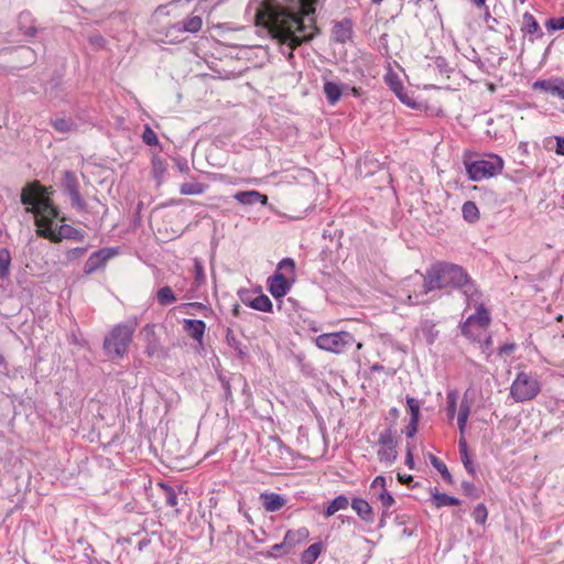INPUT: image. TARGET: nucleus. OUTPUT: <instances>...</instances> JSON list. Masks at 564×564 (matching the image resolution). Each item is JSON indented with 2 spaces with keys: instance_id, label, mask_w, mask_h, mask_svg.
Listing matches in <instances>:
<instances>
[{
  "instance_id": "1",
  "label": "nucleus",
  "mask_w": 564,
  "mask_h": 564,
  "mask_svg": "<svg viewBox=\"0 0 564 564\" xmlns=\"http://www.w3.org/2000/svg\"><path fill=\"white\" fill-rule=\"evenodd\" d=\"M299 3L300 8L295 10L274 0H263L254 14L256 25L267 29L281 46H286L288 53L283 48L282 53L288 61L294 57L297 47L321 33L316 25L315 0H299Z\"/></svg>"
},
{
  "instance_id": "2",
  "label": "nucleus",
  "mask_w": 564,
  "mask_h": 564,
  "mask_svg": "<svg viewBox=\"0 0 564 564\" xmlns=\"http://www.w3.org/2000/svg\"><path fill=\"white\" fill-rule=\"evenodd\" d=\"M435 290L452 294L457 291L465 297L467 306L477 303L482 293L469 273L462 265L436 261L432 263L423 274V294H429Z\"/></svg>"
},
{
  "instance_id": "3",
  "label": "nucleus",
  "mask_w": 564,
  "mask_h": 564,
  "mask_svg": "<svg viewBox=\"0 0 564 564\" xmlns=\"http://www.w3.org/2000/svg\"><path fill=\"white\" fill-rule=\"evenodd\" d=\"M21 204L25 206V212L35 216L37 229H53L54 219L65 221L66 217L61 215L59 208L54 205L53 199L47 194V188L39 181L26 183L21 191Z\"/></svg>"
},
{
  "instance_id": "4",
  "label": "nucleus",
  "mask_w": 564,
  "mask_h": 564,
  "mask_svg": "<svg viewBox=\"0 0 564 564\" xmlns=\"http://www.w3.org/2000/svg\"><path fill=\"white\" fill-rule=\"evenodd\" d=\"M138 323V317L132 316L126 323L115 325L109 335L105 337L102 348L110 359H121L127 355Z\"/></svg>"
},
{
  "instance_id": "5",
  "label": "nucleus",
  "mask_w": 564,
  "mask_h": 564,
  "mask_svg": "<svg viewBox=\"0 0 564 564\" xmlns=\"http://www.w3.org/2000/svg\"><path fill=\"white\" fill-rule=\"evenodd\" d=\"M468 177L474 182L494 177L501 173L503 161L499 155L491 154L488 159L465 162Z\"/></svg>"
},
{
  "instance_id": "6",
  "label": "nucleus",
  "mask_w": 564,
  "mask_h": 564,
  "mask_svg": "<svg viewBox=\"0 0 564 564\" xmlns=\"http://www.w3.org/2000/svg\"><path fill=\"white\" fill-rule=\"evenodd\" d=\"M541 391L539 380L524 371L518 372L510 388V395L516 402L533 400Z\"/></svg>"
},
{
  "instance_id": "7",
  "label": "nucleus",
  "mask_w": 564,
  "mask_h": 564,
  "mask_svg": "<svg viewBox=\"0 0 564 564\" xmlns=\"http://www.w3.org/2000/svg\"><path fill=\"white\" fill-rule=\"evenodd\" d=\"M285 269H288L290 273L294 274L295 262L293 259H282L278 264L276 271L267 280L268 290L270 294L276 300L285 296L292 288L293 281L288 280L286 276L281 273V270Z\"/></svg>"
},
{
  "instance_id": "8",
  "label": "nucleus",
  "mask_w": 564,
  "mask_h": 564,
  "mask_svg": "<svg viewBox=\"0 0 564 564\" xmlns=\"http://www.w3.org/2000/svg\"><path fill=\"white\" fill-rule=\"evenodd\" d=\"M355 337L348 332L322 334L316 337V346L323 350L343 354L355 345Z\"/></svg>"
},
{
  "instance_id": "9",
  "label": "nucleus",
  "mask_w": 564,
  "mask_h": 564,
  "mask_svg": "<svg viewBox=\"0 0 564 564\" xmlns=\"http://www.w3.org/2000/svg\"><path fill=\"white\" fill-rule=\"evenodd\" d=\"M36 235L54 243H58L63 239L83 241L85 238L84 231L67 224L61 225L56 231L50 228L36 229Z\"/></svg>"
},
{
  "instance_id": "10",
  "label": "nucleus",
  "mask_w": 564,
  "mask_h": 564,
  "mask_svg": "<svg viewBox=\"0 0 564 564\" xmlns=\"http://www.w3.org/2000/svg\"><path fill=\"white\" fill-rule=\"evenodd\" d=\"M144 341V352L148 357L166 358L167 351L163 348L155 333L154 324H147L140 332Z\"/></svg>"
},
{
  "instance_id": "11",
  "label": "nucleus",
  "mask_w": 564,
  "mask_h": 564,
  "mask_svg": "<svg viewBox=\"0 0 564 564\" xmlns=\"http://www.w3.org/2000/svg\"><path fill=\"white\" fill-rule=\"evenodd\" d=\"M62 187L64 192L69 196L72 206L78 210H84L86 203L79 193V183L74 172L65 171L62 178Z\"/></svg>"
},
{
  "instance_id": "12",
  "label": "nucleus",
  "mask_w": 564,
  "mask_h": 564,
  "mask_svg": "<svg viewBox=\"0 0 564 564\" xmlns=\"http://www.w3.org/2000/svg\"><path fill=\"white\" fill-rule=\"evenodd\" d=\"M118 254L116 248H101L93 252L84 264V273L93 274L104 268L109 259Z\"/></svg>"
},
{
  "instance_id": "13",
  "label": "nucleus",
  "mask_w": 564,
  "mask_h": 564,
  "mask_svg": "<svg viewBox=\"0 0 564 564\" xmlns=\"http://www.w3.org/2000/svg\"><path fill=\"white\" fill-rule=\"evenodd\" d=\"M203 25V20L199 15H191L185 20L171 25L166 31V36L171 37V41L178 39L180 33H197Z\"/></svg>"
},
{
  "instance_id": "14",
  "label": "nucleus",
  "mask_w": 564,
  "mask_h": 564,
  "mask_svg": "<svg viewBox=\"0 0 564 564\" xmlns=\"http://www.w3.org/2000/svg\"><path fill=\"white\" fill-rule=\"evenodd\" d=\"M218 380L224 390V399L227 403H234V397L231 391V386H242V391L246 392L248 389L247 379L241 373H230L229 376L224 375L223 372L218 373Z\"/></svg>"
},
{
  "instance_id": "15",
  "label": "nucleus",
  "mask_w": 564,
  "mask_h": 564,
  "mask_svg": "<svg viewBox=\"0 0 564 564\" xmlns=\"http://www.w3.org/2000/svg\"><path fill=\"white\" fill-rule=\"evenodd\" d=\"M354 35V22L350 18H344L340 21H334L332 29V39L336 43L344 44L350 41Z\"/></svg>"
},
{
  "instance_id": "16",
  "label": "nucleus",
  "mask_w": 564,
  "mask_h": 564,
  "mask_svg": "<svg viewBox=\"0 0 564 564\" xmlns=\"http://www.w3.org/2000/svg\"><path fill=\"white\" fill-rule=\"evenodd\" d=\"M182 324L184 332L199 345H203L206 323L202 319L184 318Z\"/></svg>"
},
{
  "instance_id": "17",
  "label": "nucleus",
  "mask_w": 564,
  "mask_h": 564,
  "mask_svg": "<svg viewBox=\"0 0 564 564\" xmlns=\"http://www.w3.org/2000/svg\"><path fill=\"white\" fill-rule=\"evenodd\" d=\"M18 30L28 37H34L39 29L36 26V20L29 11H22L18 15Z\"/></svg>"
},
{
  "instance_id": "18",
  "label": "nucleus",
  "mask_w": 564,
  "mask_h": 564,
  "mask_svg": "<svg viewBox=\"0 0 564 564\" xmlns=\"http://www.w3.org/2000/svg\"><path fill=\"white\" fill-rule=\"evenodd\" d=\"M351 508L356 511L358 517L366 523L375 522L373 509L367 500L359 497H355L351 500Z\"/></svg>"
},
{
  "instance_id": "19",
  "label": "nucleus",
  "mask_w": 564,
  "mask_h": 564,
  "mask_svg": "<svg viewBox=\"0 0 564 564\" xmlns=\"http://www.w3.org/2000/svg\"><path fill=\"white\" fill-rule=\"evenodd\" d=\"M234 197L242 205H267L268 203V196L254 189L238 192Z\"/></svg>"
},
{
  "instance_id": "20",
  "label": "nucleus",
  "mask_w": 564,
  "mask_h": 564,
  "mask_svg": "<svg viewBox=\"0 0 564 564\" xmlns=\"http://www.w3.org/2000/svg\"><path fill=\"white\" fill-rule=\"evenodd\" d=\"M476 307V313L467 317V324L477 323L480 328H486L490 324V314L481 299L477 303H471Z\"/></svg>"
},
{
  "instance_id": "21",
  "label": "nucleus",
  "mask_w": 564,
  "mask_h": 564,
  "mask_svg": "<svg viewBox=\"0 0 564 564\" xmlns=\"http://www.w3.org/2000/svg\"><path fill=\"white\" fill-rule=\"evenodd\" d=\"M260 500L262 501V506L268 512H275L283 508L286 503V499L275 492L261 494Z\"/></svg>"
},
{
  "instance_id": "22",
  "label": "nucleus",
  "mask_w": 564,
  "mask_h": 564,
  "mask_svg": "<svg viewBox=\"0 0 564 564\" xmlns=\"http://www.w3.org/2000/svg\"><path fill=\"white\" fill-rule=\"evenodd\" d=\"M387 83H388L389 87L391 88V90L401 100V102H403L412 108H415V102L412 101V99L404 91L403 84L397 75L393 74L391 76H387Z\"/></svg>"
},
{
  "instance_id": "23",
  "label": "nucleus",
  "mask_w": 564,
  "mask_h": 564,
  "mask_svg": "<svg viewBox=\"0 0 564 564\" xmlns=\"http://www.w3.org/2000/svg\"><path fill=\"white\" fill-rule=\"evenodd\" d=\"M225 338L227 345L236 351L240 360H246L249 357L248 348L241 344L230 327H227Z\"/></svg>"
},
{
  "instance_id": "24",
  "label": "nucleus",
  "mask_w": 564,
  "mask_h": 564,
  "mask_svg": "<svg viewBox=\"0 0 564 564\" xmlns=\"http://www.w3.org/2000/svg\"><path fill=\"white\" fill-rule=\"evenodd\" d=\"M242 302L249 307L260 312L271 313L273 311V304L265 294H260L252 300L242 299Z\"/></svg>"
},
{
  "instance_id": "25",
  "label": "nucleus",
  "mask_w": 564,
  "mask_h": 564,
  "mask_svg": "<svg viewBox=\"0 0 564 564\" xmlns=\"http://www.w3.org/2000/svg\"><path fill=\"white\" fill-rule=\"evenodd\" d=\"M521 32H523L524 34L535 35L536 37H542L544 35L538 21L530 12H525L523 14Z\"/></svg>"
},
{
  "instance_id": "26",
  "label": "nucleus",
  "mask_w": 564,
  "mask_h": 564,
  "mask_svg": "<svg viewBox=\"0 0 564 564\" xmlns=\"http://www.w3.org/2000/svg\"><path fill=\"white\" fill-rule=\"evenodd\" d=\"M323 91L329 105H335L339 101L344 87L335 82H325Z\"/></svg>"
},
{
  "instance_id": "27",
  "label": "nucleus",
  "mask_w": 564,
  "mask_h": 564,
  "mask_svg": "<svg viewBox=\"0 0 564 564\" xmlns=\"http://www.w3.org/2000/svg\"><path fill=\"white\" fill-rule=\"evenodd\" d=\"M349 506V500L345 495H338L335 497L327 508L324 511V517L329 518L334 516L337 511L347 509Z\"/></svg>"
},
{
  "instance_id": "28",
  "label": "nucleus",
  "mask_w": 564,
  "mask_h": 564,
  "mask_svg": "<svg viewBox=\"0 0 564 564\" xmlns=\"http://www.w3.org/2000/svg\"><path fill=\"white\" fill-rule=\"evenodd\" d=\"M432 502L436 508L445 506H458L460 500L444 492H440L436 488L432 492Z\"/></svg>"
},
{
  "instance_id": "29",
  "label": "nucleus",
  "mask_w": 564,
  "mask_h": 564,
  "mask_svg": "<svg viewBox=\"0 0 564 564\" xmlns=\"http://www.w3.org/2000/svg\"><path fill=\"white\" fill-rule=\"evenodd\" d=\"M323 550V543L317 542L310 545L306 550H304L301 554V564H314V562L319 556Z\"/></svg>"
},
{
  "instance_id": "30",
  "label": "nucleus",
  "mask_w": 564,
  "mask_h": 564,
  "mask_svg": "<svg viewBox=\"0 0 564 564\" xmlns=\"http://www.w3.org/2000/svg\"><path fill=\"white\" fill-rule=\"evenodd\" d=\"M51 126L61 133H68L77 130V124L72 118L58 117L52 119Z\"/></svg>"
},
{
  "instance_id": "31",
  "label": "nucleus",
  "mask_w": 564,
  "mask_h": 564,
  "mask_svg": "<svg viewBox=\"0 0 564 564\" xmlns=\"http://www.w3.org/2000/svg\"><path fill=\"white\" fill-rule=\"evenodd\" d=\"M308 534L310 532L306 528H300L297 530H289L285 533L284 539L286 543H289V545L293 547L296 544H300L301 542L305 541L308 538Z\"/></svg>"
},
{
  "instance_id": "32",
  "label": "nucleus",
  "mask_w": 564,
  "mask_h": 564,
  "mask_svg": "<svg viewBox=\"0 0 564 564\" xmlns=\"http://www.w3.org/2000/svg\"><path fill=\"white\" fill-rule=\"evenodd\" d=\"M430 462L432 466L441 474L442 478L449 485L454 484L452 474L449 473L445 463L438 459L435 455H430Z\"/></svg>"
},
{
  "instance_id": "33",
  "label": "nucleus",
  "mask_w": 564,
  "mask_h": 564,
  "mask_svg": "<svg viewBox=\"0 0 564 564\" xmlns=\"http://www.w3.org/2000/svg\"><path fill=\"white\" fill-rule=\"evenodd\" d=\"M462 213L464 219L470 224H474L479 219V209L471 200H467L463 204Z\"/></svg>"
},
{
  "instance_id": "34",
  "label": "nucleus",
  "mask_w": 564,
  "mask_h": 564,
  "mask_svg": "<svg viewBox=\"0 0 564 564\" xmlns=\"http://www.w3.org/2000/svg\"><path fill=\"white\" fill-rule=\"evenodd\" d=\"M153 177L160 184L166 173V163L159 155H154L151 160Z\"/></svg>"
},
{
  "instance_id": "35",
  "label": "nucleus",
  "mask_w": 564,
  "mask_h": 564,
  "mask_svg": "<svg viewBox=\"0 0 564 564\" xmlns=\"http://www.w3.org/2000/svg\"><path fill=\"white\" fill-rule=\"evenodd\" d=\"M11 254L7 248L0 249V280H6L10 273Z\"/></svg>"
},
{
  "instance_id": "36",
  "label": "nucleus",
  "mask_w": 564,
  "mask_h": 564,
  "mask_svg": "<svg viewBox=\"0 0 564 564\" xmlns=\"http://www.w3.org/2000/svg\"><path fill=\"white\" fill-rule=\"evenodd\" d=\"M469 414H470V404L468 401L463 400L460 402L459 412H458V416H457V424H458L460 435H463L465 433L466 423H467Z\"/></svg>"
},
{
  "instance_id": "37",
  "label": "nucleus",
  "mask_w": 564,
  "mask_h": 564,
  "mask_svg": "<svg viewBox=\"0 0 564 564\" xmlns=\"http://www.w3.org/2000/svg\"><path fill=\"white\" fill-rule=\"evenodd\" d=\"M156 300L160 305L167 306L173 304L176 301V296L173 290L170 286H163L159 289L156 293Z\"/></svg>"
},
{
  "instance_id": "38",
  "label": "nucleus",
  "mask_w": 564,
  "mask_h": 564,
  "mask_svg": "<svg viewBox=\"0 0 564 564\" xmlns=\"http://www.w3.org/2000/svg\"><path fill=\"white\" fill-rule=\"evenodd\" d=\"M292 547L286 543L285 539L281 543L274 544L269 551L262 553L265 557H280L291 552Z\"/></svg>"
},
{
  "instance_id": "39",
  "label": "nucleus",
  "mask_w": 564,
  "mask_h": 564,
  "mask_svg": "<svg viewBox=\"0 0 564 564\" xmlns=\"http://www.w3.org/2000/svg\"><path fill=\"white\" fill-rule=\"evenodd\" d=\"M207 188L206 184L193 182V183H184L180 187V193L182 195H199L203 194Z\"/></svg>"
},
{
  "instance_id": "40",
  "label": "nucleus",
  "mask_w": 564,
  "mask_h": 564,
  "mask_svg": "<svg viewBox=\"0 0 564 564\" xmlns=\"http://www.w3.org/2000/svg\"><path fill=\"white\" fill-rule=\"evenodd\" d=\"M405 402H406V408H408V411L410 414V420L420 422V417H421L420 401L413 397L406 395Z\"/></svg>"
},
{
  "instance_id": "41",
  "label": "nucleus",
  "mask_w": 564,
  "mask_h": 564,
  "mask_svg": "<svg viewBox=\"0 0 564 564\" xmlns=\"http://www.w3.org/2000/svg\"><path fill=\"white\" fill-rule=\"evenodd\" d=\"M422 332L425 336L426 343L430 345H432L438 336V330L435 328V324L429 319L422 323Z\"/></svg>"
},
{
  "instance_id": "42",
  "label": "nucleus",
  "mask_w": 564,
  "mask_h": 564,
  "mask_svg": "<svg viewBox=\"0 0 564 564\" xmlns=\"http://www.w3.org/2000/svg\"><path fill=\"white\" fill-rule=\"evenodd\" d=\"M395 429L392 426H389L383 432L380 433L378 438V444L382 446H391V445H398V441L394 437Z\"/></svg>"
},
{
  "instance_id": "43",
  "label": "nucleus",
  "mask_w": 564,
  "mask_h": 564,
  "mask_svg": "<svg viewBox=\"0 0 564 564\" xmlns=\"http://www.w3.org/2000/svg\"><path fill=\"white\" fill-rule=\"evenodd\" d=\"M398 445H391V446H383V448L378 451V457L380 462H394L398 458Z\"/></svg>"
},
{
  "instance_id": "44",
  "label": "nucleus",
  "mask_w": 564,
  "mask_h": 564,
  "mask_svg": "<svg viewBox=\"0 0 564 564\" xmlns=\"http://www.w3.org/2000/svg\"><path fill=\"white\" fill-rule=\"evenodd\" d=\"M160 486L165 500V505L169 507H175L177 505V495L174 488L165 484H160Z\"/></svg>"
},
{
  "instance_id": "45",
  "label": "nucleus",
  "mask_w": 564,
  "mask_h": 564,
  "mask_svg": "<svg viewBox=\"0 0 564 564\" xmlns=\"http://www.w3.org/2000/svg\"><path fill=\"white\" fill-rule=\"evenodd\" d=\"M549 94L564 99V80L562 78H551Z\"/></svg>"
},
{
  "instance_id": "46",
  "label": "nucleus",
  "mask_w": 564,
  "mask_h": 564,
  "mask_svg": "<svg viewBox=\"0 0 564 564\" xmlns=\"http://www.w3.org/2000/svg\"><path fill=\"white\" fill-rule=\"evenodd\" d=\"M462 490L465 496H467L471 499L480 498L481 491L471 481L463 480L462 481Z\"/></svg>"
},
{
  "instance_id": "47",
  "label": "nucleus",
  "mask_w": 564,
  "mask_h": 564,
  "mask_svg": "<svg viewBox=\"0 0 564 564\" xmlns=\"http://www.w3.org/2000/svg\"><path fill=\"white\" fill-rule=\"evenodd\" d=\"M194 274H195V276H194L195 284L197 286H200L202 284L205 283L206 278H205L204 267L197 258L194 259Z\"/></svg>"
},
{
  "instance_id": "48",
  "label": "nucleus",
  "mask_w": 564,
  "mask_h": 564,
  "mask_svg": "<svg viewBox=\"0 0 564 564\" xmlns=\"http://www.w3.org/2000/svg\"><path fill=\"white\" fill-rule=\"evenodd\" d=\"M473 517L477 524H484L488 517L486 506L484 503H478L473 511Z\"/></svg>"
},
{
  "instance_id": "49",
  "label": "nucleus",
  "mask_w": 564,
  "mask_h": 564,
  "mask_svg": "<svg viewBox=\"0 0 564 564\" xmlns=\"http://www.w3.org/2000/svg\"><path fill=\"white\" fill-rule=\"evenodd\" d=\"M142 141L147 145H159V139L156 133L152 130V128L149 124H145L143 133H142Z\"/></svg>"
},
{
  "instance_id": "50",
  "label": "nucleus",
  "mask_w": 564,
  "mask_h": 564,
  "mask_svg": "<svg viewBox=\"0 0 564 564\" xmlns=\"http://www.w3.org/2000/svg\"><path fill=\"white\" fill-rule=\"evenodd\" d=\"M433 67L437 69L441 74H448L452 70L449 63L443 56H436L434 58Z\"/></svg>"
},
{
  "instance_id": "51",
  "label": "nucleus",
  "mask_w": 564,
  "mask_h": 564,
  "mask_svg": "<svg viewBox=\"0 0 564 564\" xmlns=\"http://www.w3.org/2000/svg\"><path fill=\"white\" fill-rule=\"evenodd\" d=\"M377 499L380 500L383 509H388V510L395 502L393 496L387 489L380 490V492L377 496Z\"/></svg>"
},
{
  "instance_id": "52",
  "label": "nucleus",
  "mask_w": 564,
  "mask_h": 564,
  "mask_svg": "<svg viewBox=\"0 0 564 564\" xmlns=\"http://www.w3.org/2000/svg\"><path fill=\"white\" fill-rule=\"evenodd\" d=\"M457 405V393L456 391H449L447 393V415L453 419L456 413Z\"/></svg>"
},
{
  "instance_id": "53",
  "label": "nucleus",
  "mask_w": 564,
  "mask_h": 564,
  "mask_svg": "<svg viewBox=\"0 0 564 564\" xmlns=\"http://www.w3.org/2000/svg\"><path fill=\"white\" fill-rule=\"evenodd\" d=\"M547 31L564 30V15L560 18H551L545 22Z\"/></svg>"
},
{
  "instance_id": "54",
  "label": "nucleus",
  "mask_w": 564,
  "mask_h": 564,
  "mask_svg": "<svg viewBox=\"0 0 564 564\" xmlns=\"http://www.w3.org/2000/svg\"><path fill=\"white\" fill-rule=\"evenodd\" d=\"M460 460L466 469V471L471 475L476 476L477 474V467L474 460L470 458L469 454H466L465 456H460Z\"/></svg>"
},
{
  "instance_id": "55",
  "label": "nucleus",
  "mask_w": 564,
  "mask_h": 564,
  "mask_svg": "<svg viewBox=\"0 0 564 564\" xmlns=\"http://www.w3.org/2000/svg\"><path fill=\"white\" fill-rule=\"evenodd\" d=\"M46 93L48 94L50 98H62L63 97V89L58 82H51L50 88L46 89Z\"/></svg>"
},
{
  "instance_id": "56",
  "label": "nucleus",
  "mask_w": 564,
  "mask_h": 564,
  "mask_svg": "<svg viewBox=\"0 0 564 564\" xmlns=\"http://www.w3.org/2000/svg\"><path fill=\"white\" fill-rule=\"evenodd\" d=\"M86 251H87V248H85V247L73 248L67 252V259L74 260V259L82 258L86 253Z\"/></svg>"
},
{
  "instance_id": "57",
  "label": "nucleus",
  "mask_w": 564,
  "mask_h": 564,
  "mask_svg": "<svg viewBox=\"0 0 564 564\" xmlns=\"http://www.w3.org/2000/svg\"><path fill=\"white\" fill-rule=\"evenodd\" d=\"M516 348L517 345L514 343H506L498 348V355H511L516 350Z\"/></svg>"
},
{
  "instance_id": "58",
  "label": "nucleus",
  "mask_w": 564,
  "mask_h": 564,
  "mask_svg": "<svg viewBox=\"0 0 564 564\" xmlns=\"http://www.w3.org/2000/svg\"><path fill=\"white\" fill-rule=\"evenodd\" d=\"M417 427H419V421L410 420V422L406 425L405 431H404L406 437L412 438L416 434Z\"/></svg>"
},
{
  "instance_id": "59",
  "label": "nucleus",
  "mask_w": 564,
  "mask_h": 564,
  "mask_svg": "<svg viewBox=\"0 0 564 564\" xmlns=\"http://www.w3.org/2000/svg\"><path fill=\"white\" fill-rule=\"evenodd\" d=\"M174 162H175V165H176V167L178 169V171L181 173H188L189 172L188 163H187V160L185 158H181V156L175 158Z\"/></svg>"
},
{
  "instance_id": "60",
  "label": "nucleus",
  "mask_w": 564,
  "mask_h": 564,
  "mask_svg": "<svg viewBox=\"0 0 564 564\" xmlns=\"http://www.w3.org/2000/svg\"><path fill=\"white\" fill-rule=\"evenodd\" d=\"M551 86V79H541L533 83L532 88L534 90L541 89L549 94V87Z\"/></svg>"
},
{
  "instance_id": "61",
  "label": "nucleus",
  "mask_w": 564,
  "mask_h": 564,
  "mask_svg": "<svg viewBox=\"0 0 564 564\" xmlns=\"http://www.w3.org/2000/svg\"><path fill=\"white\" fill-rule=\"evenodd\" d=\"M404 464L410 468V469H414L415 467V463H414V457H413V452H412V447L410 444H408L406 446V454H405V460H404Z\"/></svg>"
},
{
  "instance_id": "62",
  "label": "nucleus",
  "mask_w": 564,
  "mask_h": 564,
  "mask_svg": "<svg viewBox=\"0 0 564 564\" xmlns=\"http://www.w3.org/2000/svg\"><path fill=\"white\" fill-rule=\"evenodd\" d=\"M399 416H400V411L398 408L394 406L389 410L387 420L391 421L390 426L395 427L397 420Z\"/></svg>"
},
{
  "instance_id": "63",
  "label": "nucleus",
  "mask_w": 564,
  "mask_h": 564,
  "mask_svg": "<svg viewBox=\"0 0 564 564\" xmlns=\"http://www.w3.org/2000/svg\"><path fill=\"white\" fill-rule=\"evenodd\" d=\"M555 153L564 156V137H555Z\"/></svg>"
},
{
  "instance_id": "64",
  "label": "nucleus",
  "mask_w": 564,
  "mask_h": 564,
  "mask_svg": "<svg viewBox=\"0 0 564 564\" xmlns=\"http://www.w3.org/2000/svg\"><path fill=\"white\" fill-rule=\"evenodd\" d=\"M370 487H371V488L380 487V488H381V490H382V489H386V477H384V476H381V475L377 476V477L372 480V482H371Z\"/></svg>"
}]
</instances>
